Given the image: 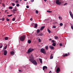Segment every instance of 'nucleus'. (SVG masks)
<instances>
[{
  "label": "nucleus",
  "instance_id": "obj_56",
  "mask_svg": "<svg viewBox=\"0 0 73 73\" xmlns=\"http://www.w3.org/2000/svg\"><path fill=\"white\" fill-rule=\"evenodd\" d=\"M19 72H21V70H19Z\"/></svg>",
  "mask_w": 73,
  "mask_h": 73
},
{
  "label": "nucleus",
  "instance_id": "obj_42",
  "mask_svg": "<svg viewBox=\"0 0 73 73\" xmlns=\"http://www.w3.org/2000/svg\"><path fill=\"white\" fill-rule=\"evenodd\" d=\"M1 20L2 21H4V18H3L2 19H1Z\"/></svg>",
  "mask_w": 73,
  "mask_h": 73
},
{
  "label": "nucleus",
  "instance_id": "obj_23",
  "mask_svg": "<svg viewBox=\"0 0 73 73\" xmlns=\"http://www.w3.org/2000/svg\"><path fill=\"white\" fill-rule=\"evenodd\" d=\"M45 49L46 50H48V46H46L45 47Z\"/></svg>",
  "mask_w": 73,
  "mask_h": 73
},
{
  "label": "nucleus",
  "instance_id": "obj_24",
  "mask_svg": "<svg viewBox=\"0 0 73 73\" xmlns=\"http://www.w3.org/2000/svg\"><path fill=\"white\" fill-rule=\"evenodd\" d=\"M56 45V44L55 43H53L52 44V45L53 46H55Z\"/></svg>",
  "mask_w": 73,
  "mask_h": 73
},
{
  "label": "nucleus",
  "instance_id": "obj_3",
  "mask_svg": "<svg viewBox=\"0 0 73 73\" xmlns=\"http://www.w3.org/2000/svg\"><path fill=\"white\" fill-rule=\"evenodd\" d=\"M40 52L41 53L44 54H46V51L45 50L44 48H42L40 49Z\"/></svg>",
  "mask_w": 73,
  "mask_h": 73
},
{
  "label": "nucleus",
  "instance_id": "obj_58",
  "mask_svg": "<svg viewBox=\"0 0 73 73\" xmlns=\"http://www.w3.org/2000/svg\"><path fill=\"white\" fill-rule=\"evenodd\" d=\"M24 1H27V0H24Z\"/></svg>",
  "mask_w": 73,
  "mask_h": 73
},
{
  "label": "nucleus",
  "instance_id": "obj_17",
  "mask_svg": "<svg viewBox=\"0 0 73 73\" xmlns=\"http://www.w3.org/2000/svg\"><path fill=\"white\" fill-rule=\"evenodd\" d=\"M30 58H31L32 59H34V57H33V55H31V56H30Z\"/></svg>",
  "mask_w": 73,
  "mask_h": 73
},
{
  "label": "nucleus",
  "instance_id": "obj_29",
  "mask_svg": "<svg viewBox=\"0 0 73 73\" xmlns=\"http://www.w3.org/2000/svg\"><path fill=\"white\" fill-rule=\"evenodd\" d=\"M35 12L36 14H38V11H37V10H36Z\"/></svg>",
  "mask_w": 73,
  "mask_h": 73
},
{
  "label": "nucleus",
  "instance_id": "obj_18",
  "mask_svg": "<svg viewBox=\"0 0 73 73\" xmlns=\"http://www.w3.org/2000/svg\"><path fill=\"white\" fill-rule=\"evenodd\" d=\"M31 41L30 40H28V43L30 44L31 43Z\"/></svg>",
  "mask_w": 73,
  "mask_h": 73
},
{
  "label": "nucleus",
  "instance_id": "obj_20",
  "mask_svg": "<svg viewBox=\"0 0 73 73\" xmlns=\"http://www.w3.org/2000/svg\"><path fill=\"white\" fill-rule=\"evenodd\" d=\"M40 32V31L39 29H37L36 31L37 33H39V32Z\"/></svg>",
  "mask_w": 73,
  "mask_h": 73
},
{
  "label": "nucleus",
  "instance_id": "obj_1",
  "mask_svg": "<svg viewBox=\"0 0 73 73\" xmlns=\"http://www.w3.org/2000/svg\"><path fill=\"white\" fill-rule=\"evenodd\" d=\"M29 60H30V61H31L32 63H33V64H34L35 65H36L37 64V63L35 60L30 59H29Z\"/></svg>",
  "mask_w": 73,
  "mask_h": 73
},
{
  "label": "nucleus",
  "instance_id": "obj_6",
  "mask_svg": "<svg viewBox=\"0 0 73 73\" xmlns=\"http://www.w3.org/2000/svg\"><path fill=\"white\" fill-rule=\"evenodd\" d=\"M60 69L59 67H58V68L56 70V73H58L60 71Z\"/></svg>",
  "mask_w": 73,
  "mask_h": 73
},
{
  "label": "nucleus",
  "instance_id": "obj_60",
  "mask_svg": "<svg viewBox=\"0 0 73 73\" xmlns=\"http://www.w3.org/2000/svg\"><path fill=\"white\" fill-rule=\"evenodd\" d=\"M1 12H0V14L1 13Z\"/></svg>",
  "mask_w": 73,
  "mask_h": 73
},
{
  "label": "nucleus",
  "instance_id": "obj_7",
  "mask_svg": "<svg viewBox=\"0 0 73 73\" xmlns=\"http://www.w3.org/2000/svg\"><path fill=\"white\" fill-rule=\"evenodd\" d=\"M69 13H70V16H71V17L72 18V19H73V15L71 11H70Z\"/></svg>",
  "mask_w": 73,
  "mask_h": 73
},
{
  "label": "nucleus",
  "instance_id": "obj_49",
  "mask_svg": "<svg viewBox=\"0 0 73 73\" xmlns=\"http://www.w3.org/2000/svg\"><path fill=\"white\" fill-rule=\"evenodd\" d=\"M53 28H56V27L55 26H53Z\"/></svg>",
  "mask_w": 73,
  "mask_h": 73
},
{
  "label": "nucleus",
  "instance_id": "obj_28",
  "mask_svg": "<svg viewBox=\"0 0 73 73\" xmlns=\"http://www.w3.org/2000/svg\"><path fill=\"white\" fill-rule=\"evenodd\" d=\"M47 12L49 13H51L52 12L51 11H49V10H47Z\"/></svg>",
  "mask_w": 73,
  "mask_h": 73
},
{
  "label": "nucleus",
  "instance_id": "obj_21",
  "mask_svg": "<svg viewBox=\"0 0 73 73\" xmlns=\"http://www.w3.org/2000/svg\"><path fill=\"white\" fill-rule=\"evenodd\" d=\"M11 54V55L14 54V52L13 51H12L10 52Z\"/></svg>",
  "mask_w": 73,
  "mask_h": 73
},
{
  "label": "nucleus",
  "instance_id": "obj_19",
  "mask_svg": "<svg viewBox=\"0 0 73 73\" xmlns=\"http://www.w3.org/2000/svg\"><path fill=\"white\" fill-rule=\"evenodd\" d=\"M37 27H38V25H37V24H35V27H34V28H36Z\"/></svg>",
  "mask_w": 73,
  "mask_h": 73
},
{
  "label": "nucleus",
  "instance_id": "obj_26",
  "mask_svg": "<svg viewBox=\"0 0 73 73\" xmlns=\"http://www.w3.org/2000/svg\"><path fill=\"white\" fill-rule=\"evenodd\" d=\"M7 45H6L4 47V49L5 50L7 49Z\"/></svg>",
  "mask_w": 73,
  "mask_h": 73
},
{
  "label": "nucleus",
  "instance_id": "obj_4",
  "mask_svg": "<svg viewBox=\"0 0 73 73\" xmlns=\"http://www.w3.org/2000/svg\"><path fill=\"white\" fill-rule=\"evenodd\" d=\"M34 50V49H31V48H30L28 50H27V53H29L32 51H33Z\"/></svg>",
  "mask_w": 73,
  "mask_h": 73
},
{
  "label": "nucleus",
  "instance_id": "obj_46",
  "mask_svg": "<svg viewBox=\"0 0 73 73\" xmlns=\"http://www.w3.org/2000/svg\"><path fill=\"white\" fill-rule=\"evenodd\" d=\"M26 8H29V6L27 5L26 6Z\"/></svg>",
  "mask_w": 73,
  "mask_h": 73
},
{
  "label": "nucleus",
  "instance_id": "obj_35",
  "mask_svg": "<svg viewBox=\"0 0 73 73\" xmlns=\"http://www.w3.org/2000/svg\"><path fill=\"white\" fill-rule=\"evenodd\" d=\"M12 5H13V6H14L15 5V4H14V3H12Z\"/></svg>",
  "mask_w": 73,
  "mask_h": 73
},
{
  "label": "nucleus",
  "instance_id": "obj_39",
  "mask_svg": "<svg viewBox=\"0 0 73 73\" xmlns=\"http://www.w3.org/2000/svg\"><path fill=\"white\" fill-rule=\"evenodd\" d=\"M52 42H53V43H54V42H55V41H54V40H52Z\"/></svg>",
  "mask_w": 73,
  "mask_h": 73
},
{
  "label": "nucleus",
  "instance_id": "obj_55",
  "mask_svg": "<svg viewBox=\"0 0 73 73\" xmlns=\"http://www.w3.org/2000/svg\"><path fill=\"white\" fill-rule=\"evenodd\" d=\"M44 1H45V2H46L47 1V0H44Z\"/></svg>",
  "mask_w": 73,
  "mask_h": 73
},
{
  "label": "nucleus",
  "instance_id": "obj_54",
  "mask_svg": "<svg viewBox=\"0 0 73 73\" xmlns=\"http://www.w3.org/2000/svg\"><path fill=\"white\" fill-rule=\"evenodd\" d=\"M49 73H52V72H51V71H50Z\"/></svg>",
  "mask_w": 73,
  "mask_h": 73
},
{
  "label": "nucleus",
  "instance_id": "obj_57",
  "mask_svg": "<svg viewBox=\"0 0 73 73\" xmlns=\"http://www.w3.org/2000/svg\"><path fill=\"white\" fill-rule=\"evenodd\" d=\"M9 13V12H7V13Z\"/></svg>",
  "mask_w": 73,
  "mask_h": 73
},
{
  "label": "nucleus",
  "instance_id": "obj_53",
  "mask_svg": "<svg viewBox=\"0 0 73 73\" xmlns=\"http://www.w3.org/2000/svg\"><path fill=\"white\" fill-rule=\"evenodd\" d=\"M50 40L51 41L52 40V39L51 38H50L49 39V40Z\"/></svg>",
  "mask_w": 73,
  "mask_h": 73
},
{
  "label": "nucleus",
  "instance_id": "obj_11",
  "mask_svg": "<svg viewBox=\"0 0 73 73\" xmlns=\"http://www.w3.org/2000/svg\"><path fill=\"white\" fill-rule=\"evenodd\" d=\"M44 34L42 33H41L38 34V36H43Z\"/></svg>",
  "mask_w": 73,
  "mask_h": 73
},
{
  "label": "nucleus",
  "instance_id": "obj_32",
  "mask_svg": "<svg viewBox=\"0 0 73 73\" xmlns=\"http://www.w3.org/2000/svg\"><path fill=\"white\" fill-rule=\"evenodd\" d=\"M12 15H13L11 14V15H7V16L9 17H11L12 16Z\"/></svg>",
  "mask_w": 73,
  "mask_h": 73
},
{
  "label": "nucleus",
  "instance_id": "obj_43",
  "mask_svg": "<svg viewBox=\"0 0 73 73\" xmlns=\"http://www.w3.org/2000/svg\"><path fill=\"white\" fill-rule=\"evenodd\" d=\"M60 46H62V44L61 43H60Z\"/></svg>",
  "mask_w": 73,
  "mask_h": 73
},
{
  "label": "nucleus",
  "instance_id": "obj_16",
  "mask_svg": "<svg viewBox=\"0 0 73 73\" xmlns=\"http://www.w3.org/2000/svg\"><path fill=\"white\" fill-rule=\"evenodd\" d=\"M13 11L17 12V9L16 8H15V9H14L13 10Z\"/></svg>",
  "mask_w": 73,
  "mask_h": 73
},
{
  "label": "nucleus",
  "instance_id": "obj_13",
  "mask_svg": "<svg viewBox=\"0 0 73 73\" xmlns=\"http://www.w3.org/2000/svg\"><path fill=\"white\" fill-rule=\"evenodd\" d=\"M53 55L52 54H51V55L50 56V59H52L53 58V56H52Z\"/></svg>",
  "mask_w": 73,
  "mask_h": 73
},
{
  "label": "nucleus",
  "instance_id": "obj_59",
  "mask_svg": "<svg viewBox=\"0 0 73 73\" xmlns=\"http://www.w3.org/2000/svg\"><path fill=\"white\" fill-rule=\"evenodd\" d=\"M20 1H22V0H20Z\"/></svg>",
  "mask_w": 73,
  "mask_h": 73
},
{
  "label": "nucleus",
  "instance_id": "obj_40",
  "mask_svg": "<svg viewBox=\"0 0 73 73\" xmlns=\"http://www.w3.org/2000/svg\"><path fill=\"white\" fill-rule=\"evenodd\" d=\"M15 18H14L13 19V21H15Z\"/></svg>",
  "mask_w": 73,
  "mask_h": 73
},
{
  "label": "nucleus",
  "instance_id": "obj_27",
  "mask_svg": "<svg viewBox=\"0 0 73 73\" xmlns=\"http://www.w3.org/2000/svg\"><path fill=\"white\" fill-rule=\"evenodd\" d=\"M5 40H7L8 39V37H5Z\"/></svg>",
  "mask_w": 73,
  "mask_h": 73
},
{
  "label": "nucleus",
  "instance_id": "obj_12",
  "mask_svg": "<svg viewBox=\"0 0 73 73\" xmlns=\"http://www.w3.org/2000/svg\"><path fill=\"white\" fill-rule=\"evenodd\" d=\"M68 55L67 54H64V55L63 56V57H66V56H67L68 55H69V53L68 52Z\"/></svg>",
  "mask_w": 73,
  "mask_h": 73
},
{
  "label": "nucleus",
  "instance_id": "obj_14",
  "mask_svg": "<svg viewBox=\"0 0 73 73\" xmlns=\"http://www.w3.org/2000/svg\"><path fill=\"white\" fill-rule=\"evenodd\" d=\"M49 48H50L51 49H53L54 48L53 46H49Z\"/></svg>",
  "mask_w": 73,
  "mask_h": 73
},
{
  "label": "nucleus",
  "instance_id": "obj_5",
  "mask_svg": "<svg viewBox=\"0 0 73 73\" xmlns=\"http://www.w3.org/2000/svg\"><path fill=\"white\" fill-rule=\"evenodd\" d=\"M56 3L58 5H60L61 4V3L60 1L59 0H56Z\"/></svg>",
  "mask_w": 73,
  "mask_h": 73
},
{
  "label": "nucleus",
  "instance_id": "obj_44",
  "mask_svg": "<svg viewBox=\"0 0 73 73\" xmlns=\"http://www.w3.org/2000/svg\"><path fill=\"white\" fill-rule=\"evenodd\" d=\"M68 4L67 3H65L64 4V6L67 5V4Z\"/></svg>",
  "mask_w": 73,
  "mask_h": 73
},
{
  "label": "nucleus",
  "instance_id": "obj_15",
  "mask_svg": "<svg viewBox=\"0 0 73 73\" xmlns=\"http://www.w3.org/2000/svg\"><path fill=\"white\" fill-rule=\"evenodd\" d=\"M39 61L40 62V63L41 64H42V60L40 58H39Z\"/></svg>",
  "mask_w": 73,
  "mask_h": 73
},
{
  "label": "nucleus",
  "instance_id": "obj_45",
  "mask_svg": "<svg viewBox=\"0 0 73 73\" xmlns=\"http://www.w3.org/2000/svg\"><path fill=\"white\" fill-rule=\"evenodd\" d=\"M3 47V45L0 46V48H1Z\"/></svg>",
  "mask_w": 73,
  "mask_h": 73
},
{
  "label": "nucleus",
  "instance_id": "obj_2",
  "mask_svg": "<svg viewBox=\"0 0 73 73\" xmlns=\"http://www.w3.org/2000/svg\"><path fill=\"white\" fill-rule=\"evenodd\" d=\"M25 35H23L22 36H20V41L23 42L25 40Z\"/></svg>",
  "mask_w": 73,
  "mask_h": 73
},
{
  "label": "nucleus",
  "instance_id": "obj_37",
  "mask_svg": "<svg viewBox=\"0 0 73 73\" xmlns=\"http://www.w3.org/2000/svg\"><path fill=\"white\" fill-rule=\"evenodd\" d=\"M62 25H63V24L62 23H61L60 24V26H62Z\"/></svg>",
  "mask_w": 73,
  "mask_h": 73
},
{
  "label": "nucleus",
  "instance_id": "obj_47",
  "mask_svg": "<svg viewBox=\"0 0 73 73\" xmlns=\"http://www.w3.org/2000/svg\"><path fill=\"white\" fill-rule=\"evenodd\" d=\"M31 2H33L34 1V0H31Z\"/></svg>",
  "mask_w": 73,
  "mask_h": 73
},
{
  "label": "nucleus",
  "instance_id": "obj_33",
  "mask_svg": "<svg viewBox=\"0 0 73 73\" xmlns=\"http://www.w3.org/2000/svg\"><path fill=\"white\" fill-rule=\"evenodd\" d=\"M38 40L39 42H41V40L39 38L38 39Z\"/></svg>",
  "mask_w": 73,
  "mask_h": 73
},
{
  "label": "nucleus",
  "instance_id": "obj_61",
  "mask_svg": "<svg viewBox=\"0 0 73 73\" xmlns=\"http://www.w3.org/2000/svg\"><path fill=\"white\" fill-rule=\"evenodd\" d=\"M13 0H11V1H13Z\"/></svg>",
  "mask_w": 73,
  "mask_h": 73
},
{
  "label": "nucleus",
  "instance_id": "obj_8",
  "mask_svg": "<svg viewBox=\"0 0 73 73\" xmlns=\"http://www.w3.org/2000/svg\"><path fill=\"white\" fill-rule=\"evenodd\" d=\"M48 69V68L46 66H44L43 67V70H47Z\"/></svg>",
  "mask_w": 73,
  "mask_h": 73
},
{
  "label": "nucleus",
  "instance_id": "obj_30",
  "mask_svg": "<svg viewBox=\"0 0 73 73\" xmlns=\"http://www.w3.org/2000/svg\"><path fill=\"white\" fill-rule=\"evenodd\" d=\"M15 2H16V3L17 4H18V3L19 1L16 0V1H15Z\"/></svg>",
  "mask_w": 73,
  "mask_h": 73
},
{
  "label": "nucleus",
  "instance_id": "obj_48",
  "mask_svg": "<svg viewBox=\"0 0 73 73\" xmlns=\"http://www.w3.org/2000/svg\"><path fill=\"white\" fill-rule=\"evenodd\" d=\"M13 13H16V12H15V11H13Z\"/></svg>",
  "mask_w": 73,
  "mask_h": 73
},
{
  "label": "nucleus",
  "instance_id": "obj_9",
  "mask_svg": "<svg viewBox=\"0 0 73 73\" xmlns=\"http://www.w3.org/2000/svg\"><path fill=\"white\" fill-rule=\"evenodd\" d=\"M7 51L6 50H5L4 51V55H7Z\"/></svg>",
  "mask_w": 73,
  "mask_h": 73
},
{
  "label": "nucleus",
  "instance_id": "obj_10",
  "mask_svg": "<svg viewBox=\"0 0 73 73\" xmlns=\"http://www.w3.org/2000/svg\"><path fill=\"white\" fill-rule=\"evenodd\" d=\"M45 27V26H42V27L40 28V30L41 31H43V30L44 29Z\"/></svg>",
  "mask_w": 73,
  "mask_h": 73
},
{
  "label": "nucleus",
  "instance_id": "obj_36",
  "mask_svg": "<svg viewBox=\"0 0 73 73\" xmlns=\"http://www.w3.org/2000/svg\"><path fill=\"white\" fill-rule=\"evenodd\" d=\"M6 20L7 21H9V19L7 18H6Z\"/></svg>",
  "mask_w": 73,
  "mask_h": 73
},
{
  "label": "nucleus",
  "instance_id": "obj_51",
  "mask_svg": "<svg viewBox=\"0 0 73 73\" xmlns=\"http://www.w3.org/2000/svg\"><path fill=\"white\" fill-rule=\"evenodd\" d=\"M71 29H73V27L72 26H71Z\"/></svg>",
  "mask_w": 73,
  "mask_h": 73
},
{
  "label": "nucleus",
  "instance_id": "obj_25",
  "mask_svg": "<svg viewBox=\"0 0 73 73\" xmlns=\"http://www.w3.org/2000/svg\"><path fill=\"white\" fill-rule=\"evenodd\" d=\"M47 31L49 32V33H50V30L49 29H47Z\"/></svg>",
  "mask_w": 73,
  "mask_h": 73
},
{
  "label": "nucleus",
  "instance_id": "obj_50",
  "mask_svg": "<svg viewBox=\"0 0 73 73\" xmlns=\"http://www.w3.org/2000/svg\"><path fill=\"white\" fill-rule=\"evenodd\" d=\"M8 11V10H5V13H6L7 11Z\"/></svg>",
  "mask_w": 73,
  "mask_h": 73
},
{
  "label": "nucleus",
  "instance_id": "obj_62",
  "mask_svg": "<svg viewBox=\"0 0 73 73\" xmlns=\"http://www.w3.org/2000/svg\"><path fill=\"white\" fill-rule=\"evenodd\" d=\"M1 3H0V4H1Z\"/></svg>",
  "mask_w": 73,
  "mask_h": 73
},
{
  "label": "nucleus",
  "instance_id": "obj_52",
  "mask_svg": "<svg viewBox=\"0 0 73 73\" xmlns=\"http://www.w3.org/2000/svg\"><path fill=\"white\" fill-rule=\"evenodd\" d=\"M30 20L31 21H32V18H31L30 19Z\"/></svg>",
  "mask_w": 73,
  "mask_h": 73
},
{
  "label": "nucleus",
  "instance_id": "obj_41",
  "mask_svg": "<svg viewBox=\"0 0 73 73\" xmlns=\"http://www.w3.org/2000/svg\"><path fill=\"white\" fill-rule=\"evenodd\" d=\"M9 9H12V7L10 6V7H9Z\"/></svg>",
  "mask_w": 73,
  "mask_h": 73
},
{
  "label": "nucleus",
  "instance_id": "obj_38",
  "mask_svg": "<svg viewBox=\"0 0 73 73\" xmlns=\"http://www.w3.org/2000/svg\"><path fill=\"white\" fill-rule=\"evenodd\" d=\"M16 6H17V7H19V4H17L16 5Z\"/></svg>",
  "mask_w": 73,
  "mask_h": 73
},
{
  "label": "nucleus",
  "instance_id": "obj_34",
  "mask_svg": "<svg viewBox=\"0 0 73 73\" xmlns=\"http://www.w3.org/2000/svg\"><path fill=\"white\" fill-rule=\"evenodd\" d=\"M2 6L3 7H5V5H4V4H2Z\"/></svg>",
  "mask_w": 73,
  "mask_h": 73
},
{
  "label": "nucleus",
  "instance_id": "obj_22",
  "mask_svg": "<svg viewBox=\"0 0 73 73\" xmlns=\"http://www.w3.org/2000/svg\"><path fill=\"white\" fill-rule=\"evenodd\" d=\"M54 38L55 39H58V36H55L54 37Z\"/></svg>",
  "mask_w": 73,
  "mask_h": 73
},
{
  "label": "nucleus",
  "instance_id": "obj_31",
  "mask_svg": "<svg viewBox=\"0 0 73 73\" xmlns=\"http://www.w3.org/2000/svg\"><path fill=\"white\" fill-rule=\"evenodd\" d=\"M59 19L61 20H62V18L60 17V16H59Z\"/></svg>",
  "mask_w": 73,
  "mask_h": 73
}]
</instances>
